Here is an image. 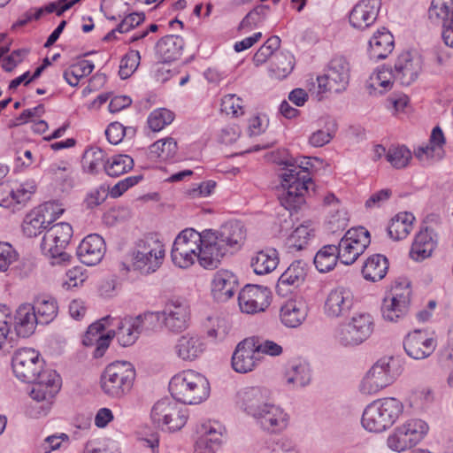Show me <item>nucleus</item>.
<instances>
[{"label": "nucleus", "mask_w": 453, "mask_h": 453, "mask_svg": "<svg viewBox=\"0 0 453 453\" xmlns=\"http://www.w3.org/2000/svg\"><path fill=\"white\" fill-rule=\"evenodd\" d=\"M12 366L19 380L34 384L30 393L33 401L27 407V414L35 418L46 415L60 390V376L54 370L43 371V360L32 348L17 349L12 356Z\"/></svg>", "instance_id": "nucleus-1"}, {"label": "nucleus", "mask_w": 453, "mask_h": 453, "mask_svg": "<svg viewBox=\"0 0 453 453\" xmlns=\"http://www.w3.org/2000/svg\"><path fill=\"white\" fill-rule=\"evenodd\" d=\"M201 239L198 263L204 269L212 270L220 265L227 253L240 249L245 233L240 221H228L217 230L203 231Z\"/></svg>", "instance_id": "nucleus-2"}, {"label": "nucleus", "mask_w": 453, "mask_h": 453, "mask_svg": "<svg viewBox=\"0 0 453 453\" xmlns=\"http://www.w3.org/2000/svg\"><path fill=\"white\" fill-rule=\"evenodd\" d=\"M315 162L322 164L319 157H303L294 163L286 162L280 173L282 192L279 196L280 204L289 211H297L305 204L304 196L312 184L310 173L315 169Z\"/></svg>", "instance_id": "nucleus-3"}, {"label": "nucleus", "mask_w": 453, "mask_h": 453, "mask_svg": "<svg viewBox=\"0 0 453 453\" xmlns=\"http://www.w3.org/2000/svg\"><path fill=\"white\" fill-rule=\"evenodd\" d=\"M403 412V403L396 397H383L370 403L361 418L363 427L380 434L389 429Z\"/></svg>", "instance_id": "nucleus-4"}, {"label": "nucleus", "mask_w": 453, "mask_h": 453, "mask_svg": "<svg viewBox=\"0 0 453 453\" xmlns=\"http://www.w3.org/2000/svg\"><path fill=\"white\" fill-rule=\"evenodd\" d=\"M169 390L176 401L184 404H197L209 396L210 385L201 373L187 370L171 379Z\"/></svg>", "instance_id": "nucleus-5"}, {"label": "nucleus", "mask_w": 453, "mask_h": 453, "mask_svg": "<svg viewBox=\"0 0 453 453\" xmlns=\"http://www.w3.org/2000/svg\"><path fill=\"white\" fill-rule=\"evenodd\" d=\"M136 372L127 361L109 364L100 376V388L104 395L112 399H120L132 389Z\"/></svg>", "instance_id": "nucleus-6"}, {"label": "nucleus", "mask_w": 453, "mask_h": 453, "mask_svg": "<svg viewBox=\"0 0 453 453\" xmlns=\"http://www.w3.org/2000/svg\"><path fill=\"white\" fill-rule=\"evenodd\" d=\"M165 252V246L157 234H145L136 241L134 247V265L142 273H153L162 265Z\"/></svg>", "instance_id": "nucleus-7"}, {"label": "nucleus", "mask_w": 453, "mask_h": 453, "mask_svg": "<svg viewBox=\"0 0 453 453\" xmlns=\"http://www.w3.org/2000/svg\"><path fill=\"white\" fill-rule=\"evenodd\" d=\"M174 398H162L152 407L150 418L153 424L170 432L181 429L187 420V409Z\"/></svg>", "instance_id": "nucleus-8"}, {"label": "nucleus", "mask_w": 453, "mask_h": 453, "mask_svg": "<svg viewBox=\"0 0 453 453\" xmlns=\"http://www.w3.org/2000/svg\"><path fill=\"white\" fill-rule=\"evenodd\" d=\"M393 357L378 360L363 378L359 390L364 395H373L391 385L399 375Z\"/></svg>", "instance_id": "nucleus-9"}, {"label": "nucleus", "mask_w": 453, "mask_h": 453, "mask_svg": "<svg viewBox=\"0 0 453 453\" xmlns=\"http://www.w3.org/2000/svg\"><path fill=\"white\" fill-rule=\"evenodd\" d=\"M373 320L368 313L354 315L349 322L339 325L335 341L343 347H355L366 341L373 331Z\"/></svg>", "instance_id": "nucleus-10"}, {"label": "nucleus", "mask_w": 453, "mask_h": 453, "mask_svg": "<svg viewBox=\"0 0 453 453\" xmlns=\"http://www.w3.org/2000/svg\"><path fill=\"white\" fill-rule=\"evenodd\" d=\"M428 429V425L424 420L409 419L389 434L387 446L395 452H403L416 446L427 434Z\"/></svg>", "instance_id": "nucleus-11"}, {"label": "nucleus", "mask_w": 453, "mask_h": 453, "mask_svg": "<svg viewBox=\"0 0 453 453\" xmlns=\"http://www.w3.org/2000/svg\"><path fill=\"white\" fill-rule=\"evenodd\" d=\"M73 236V227L66 222H60L49 227L41 242L42 251L55 259L53 264L69 261L71 256L65 251Z\"/></svg>", "instance_id": "nucleus-12"}, {"label": "nucleus", "mask_w": 453, "mask_h": 453, "mask_svg": "<svg viewBox=\"0 0 453 453\" xmlns=\"http://www.w3.org/2000/svg\"><path fill=\"white\" fill-rule=\"evenodd\" d=\"M157 318L156 314L148 312L136 317H125L124 319H111V326H116L112 335L117 337L118 342L122 347H128L135 343L140 334L150 329V326L155 323Z\"/></svg>", "instance_id": "nucleus-13"}, {"label": "nucleus", "mask_w": 453, "mask_h": 453, "mask_svg": "<svg viewBox=\"0 0 453 453\" xmlns=\"http://www.w3.org/2000/svg\"><path fill=\"white\" fill-rule=\"evenodd\" d=\"M202 233L193 228L182 230L175 238L171 257L173 264L180 268L191 266L196 259L198 261V252L203 242Z\"/></svg>", "instance_id": "nucleus-14"}, {"label": "nucleus", "mask_w": 453, "mask_h": 453, "mask_svg": "<svg viewBox=\"0 0 453 453\" xmlns=\"http://www.w3.org/2000/svg\"><path fill=\"white\" fill-rule=\"evenodd\" d=\"M350 66L342 57L334 58L328 64L326 73L317 78L319 94L340 93L346 89L349 81Z\"/></svg>", "instance_id": "nucleus-15"}, {"label": "nucleus", "mask_w": 453, "mask_h": 453, "mask_svg": "<svg viewBox=\"0 0 453 453\" xmlns=\"http://www.w3.org/2000/svg\"><path fill=\"white\" fill-rule=\"evenodd\" d=\"M64 209L55 202H46L27 213L22 223V231L29 238L35 237L55 221Z\"/></svg>", "instance_id": "nucleus-16"}, {"label": "nucleus", "mask_w": 453, "mask_h": 453, "mask_svg": "<svg viewBox=\"0 0 453 453\" xmlns=\"http://www.w3.org/2000/svg\"><path fill=\"white\" fill-rule=\"evenodd\" d=\"M370 242V233L365 227L348 230L336 246L341 262L352 265L365 252Z\"/></svg>", "instance_id": "nucleus-17"}, {"label": "nucleus", "mask_w": 453, "mask_h": 453, "mask_svg": "<svg viewBox=\"0 0 453 453\" xmlns=\"http://www.w3.org/2000/svg\"><path fill=\"white\" fill-rule=\"evenodd\" d=\"M411 289L409 284L395 285L390 293L383 299L381 314L385 320L398 322L409 312Z\"/></svg>", "instance_id": "nucleus-18"}, {"label": "nucleus", "mask_w": 453, "mask_h": 453, "mask_svg": "<svg viewBox=\"0 0 453 453\" xmlns=\"http://www.w3.org/2000/svg\"><path fill=\"white\" fill-rule=\"evenodd\" d=\"M148 313L157 315L155 322L163 319L165 327L172 333H180L188 326L189 308L186 302L180 299L168 301L162 311Z\"/></svg>", "instance_id": "nucleus-19"}, {"label": "nucleus", "mask_w": 453, "mask_h": 453, "mask_svg": "<svg viewBox=\"0 0 453 453\" xmlns=\"http://www.w3.org/2000/svg\"><path fill=\"white\" fill-rule=\"evenodd\" d=\"M256 425L268 434L282 433L288 426L289 416L280 405L273 401L265 409L254 416Z\"/></svg>", "instance_id": "nucleus-20"}, {"label": "nucleus", "mask_w": 453, "mask_h": 453, "mask_svg": "<svg viewBox=\"0 0 453 453\" xmlns=\"http://www.w3.org/2000/svg\"><path fill=\"white\" fill-rule=\"evenodd\" d=\"M237 398L241 409L251 418L273 401L272 392L258 386L242 388L237 394Z\"/></svg>", "instance_id": "nucleus-21"}, {"label": "nucleus", "mask_w": 453, "mask_h": 453, "mask_svg": "<svg viewBox=\"0 0 453 453\" xmlns=\"http://www.w3.org/2000/svg\"><path fill=\"white\" fill-rule=\"evenodd\" d=\"M353 305V292L350 288L341 286L328 293L324 304V312L328 318H340L349 314Z\"/></svg>", "instance_id": "nucleus-22"}, {"label": "nucleus", "mask_w": 453, "mask_h": 453, "mask_svg": "<svg viewBox=\"0 0 453 453\" xmlns=\"http://www.w3.org/2000/svg\"><path fill=\"white\" fill-rule=\"evenodd\" d=\"M238 303L242 312L254 314L264 311L270 303L269 291L262 286L246 285L239 293Z\"/></svg>", "instance_id": "nucleus-23"}, {"label": "nucleus", "mask_w": 453, "mask_h": 453, "mask_svg": "<svg viewBox=\"0 0 453 453\" xmlns=\"http://www.w3.org/2000/svg\"><path fill=\"white\" fill-rule=\"evenodd\" d=\"M406 354L413 359H424L429 357L436 348L434 338L422 330H414L408 334L403 340Z\"/></svg>", "instance_id": "nucleus-24"}, {"label": "nucleus", "mask_w": 453, "mask_h": 453, "mask_svg": "<svg viewBox=\"0 0 453 453\" xmlns=\"http://www.w3.org/2000/svg\"><path fill=\"white\" fill-rule=\"evenodd\" d=\"M380 5V0H360L349 12V24L355 28L365 29L376 20Z\"/></svg>", "instance_id": "nucleus-25"}, {"label": "nucleus", "mask_w": 453, "mask_h": 453, "mask_svg": "<svg viewBox=\"0 0 453 453\" xmlns=\"http://www.w3.org/2000/svg\"><path fill=\"white\" fill-rule=\"evenodd\" d=\"M239 282L237 276L228 270H219L213 275L211 292L217 302H226L237 292Z\"/></svg>", "instance_id": "nucleus-26"}, {"label": "nucleus", "mask_w": 453, "mask_h": 453, "mask_svg": "<svg viewBox=\"0 0 453 453\" xmlns=\"http://www.w3.org/2000/svg\"><path fill=\"white\" fill-rule=\"evenodd\" d=\"M104 240L96 234L86 236L77 248V256L87 265L98 264L105 254Z\"/></svg>", "instance_id": "nucleus-27"}, {"label": "nucleus", "mask_w": 453, "mask_h": 453, "mask_svg": "<svg viewBox=\"0 0 453 453\" xmlns=\"http://www.w3.org/2000/svg\"><path fill=\"white\" fill-rule=\"evenodd\" d=\"M254 347L253 340L249 337L238 343L232 356V366L235 372L246 373L256 367L259 358Z\"/></svg>", "instance_id": "nucleus-28"}, {"label": "nucleus", "mask_w": 453, "mask_h": 453, "mask_svg": "<svg viewBox=\"0 0 453 453\" xmlns=\"http://www.w3.org/2000/svg\"><path fill=\"white\" fill-rule=\"evenodd\" d=\"M421 71L419 58L410 52L402 53L395 61L394 78L402 85L409 86L415 81Z\"/></svg>", "instance_id": "nucleus-29"}, {"label": "nucleus", "mask_w": 453, "mask_h": 453, "mask_svg": "<svg viewBox=\"0 0 453 453\" xmlns=\"http://www.w3.org/2000/svg\"><path fill=\"white\" fill-rule=\"evenodd\" d=\"M10 321L13 320V327L17 335L27 338L35 333L36 325L40 324L32 303H24L16 309L13 318L9 317Z\"/></svg>", "instance_id": "nucleus-30"}, {"label": "nucleus", "mask_w": 453, "mask_h": 453, "mask_svg": "<svg viewBox=\"0 0 453 453\" xmlns=\"http://www.w3.org/2000/svg\"><path fill=\"white\" fill-rule=\"evenodd\" d=\"M173 350L182 361H194L205 350V343L200 336L188 333L178 338Z\"/></svg>", "instance_id": "nucleus-31"}, {"label": "nucleus", "mask_w": 453, "mask_h": 453, "mask_svg": "<svg viewBox=\"0 0 453 453\" xmlns=\"http://www.w3.org/2000/svg\"><path fill=\"white\" fill-rule=\"evenodd\" d=\"M308 315V306L303 298L290 299L280 308V317L282 324L289 328L301 326Z\"/></svg>", "instance_id": "nucleus-32"}, {"label": "nucleus", "mask_w": 453, "mask_h": 453, "mask_svg": "<svg viewBox=\"0 0 453 453\" xmlns=\"http://www.w3.org/2000/svg\"><path fill=\"white\" fill-rule=\"evenodd\" d=\"M435 247L436 234L432 228L426 226L415 236L410 256L415 261H422L431 256Z\"/></svg>", "instance_id": "nucleus-33"}, {"label": "nucleus", "mask_w": 453, "mask_h": 453, "mask_svg": "<svg viewBox=\"0 0 453 453\" xmlns=\"http://www.w3.org/2000/svg\"><path fill=\"white\" fill-rule=\"evenodd\" d=\"M184 41L178 35H166L156 44V54L162 63H170L180 58Z\"/></svg>", "instance_id": "nucleus-34"}, {"label": "nucleus", "mask_w": 453, "mask_h": 453, "mask_svg": "<svg viewBox=\"0 0 453 453\" xmlns=\"http://www.w3.org/2000/svg\"><path fill=\"white\" fill-rule=\"evenodd\" d=\"M394 49V38L386 28L378 30L369 41V57L373 60L386 58Z\"/></svg>", "instance_id": "nucleus-35"}, {"label": "nucleus", "mask_w": 453, "mask_h": 453, "mask_svg": "<svg viewBox=\"0 0 453 453\" xmlns=\"http://www.w3.org/2000/svg\"><path fill=\"white\" fill-rule=\"evenodd\" d=\"M306 274L307 265L302 260L294 261L280 276L276 286L278 292L282 291V288L286 286L299 287L304 281Z\"/></svg>", "instance_id": "nucleus-36"}, {"label": "nucleus", "mask_w": 453, "mask_h": 453, "mask_svg": "<svg viewBox=\"0 0 453 453\" xmlns=\"http://www.w3.org/2000/svg\"><path fill=\"white\" fill-rule=\"evenodd\" d=\"M314 223L305 220L288 237L286 245L290 252L305 249L309 241L314 236Z\"/></svg>", "instance_id": "nucleus-37"}, {"label": "nucleus", "mask_w": 453, "mask_h": 453, "mask_svg": "<svg viewBox=\"0 0 453 453\" xmlns=\"http://www.w3.org/2000/svg\"><path fill=\"white\" fill-rule=\"evenodd\" d=\"M388 261L380 254L369 257L362 267V274L367 280L375 282L382 280L388 272Z\"/></svg>", "instance_id": "nucleus-38"}, {"label": "nucleus", "mask_w": 453, "mask_h": 453, "mask_svg": "<svg viewBox=\"0 0 453 453\" xmlns=\"http://www.w3.org/2000/svg\"><path fill=\"white\" fill-rule=\"evenodd\" d=\"M285 380L288 386L303 388L311 381V372L308 364L301 361H293L288 364L285 372Z\"/></svg>", "instance_id": "nucleus-39"}, {"label": "nucleus", "mask_w": 453, "mask_h": 453, "mask_svg": "<svg viewBox=\"0 0 453 453\" xmlns=\"http://www.w3.org/2000/svg\"><path fill=\"white\" fill-rule=\"evenodd\" d=\"M279 264L278 252L275 249H267L257 252L252 257L250 265L256 274L264 275L273 272Z\"/></svg>", "instance_id": "nucleus-40"}, {"label": "nucleus", "mask_w": 453, "mask_h": 453, "mask_svg": "<svg viewBox=\"0 0 453 453\" xmlns=\"http://www.w3.org/2000/svg\"><path fill=\"white\" fill-rule=\"evenodd\" d=\"M41 325H48L57 317L58 305L55 298L48 296H38L32 304Z\"/></svg>", "instance_id": "nucleus-41"}, {"label": "nucleus", "mask_w": 453, "mask_h": 453, "mask_svg": "<svg viewBox=\"0 0 453 453\" xmlns=\"http://www.w3.org/2000/svg\"><path fill=\"white\" fill-rule=\"evenodd\" d=\"M428 19L436 26H446L453 19V0H432Z\"/></svg>", "instance_id": "nucleus-42"}, {"label": "nucleus", "mask_w": 453, "mask_h": 453, "mask_svg": "<svg viewBox=\"0 0 453 453\" xmlns=\"http://www.w3.org/2000/svg\"><path fill=\"white\" fill-rule=\"evenodd\" d=\"M414 220L415 217L412 213L403 211L396 214L388 227L389 237L395 241L406 238L412 229Z\"/></svg>", "instance_id": "nucleus-43"}, {"label": "nucleus", "mask_w": 453, "mask_h": 453, "mask_svg": "<svg viewBox=\"0 0 453 453\" xmlns=\"http://www.w3.org/2000/svg\"><path fill=\"white\" fill-rule=\"evenodd\" d=\"M294 68V56L289 52L276 51L270 62L269 72L278 79L286 78Z\"/></svg>", "instance_id": "nucleus-44"}, {"label": "nucleus", "mask_w": 453, "mask_h": 453, "mask_svg": "<svg viewBox=\"0 0 453 453\" xmlns=\"http://www.w3.org/2000/svg\"><path fill=\"white\" fill-rule=\"evenodd\" d=\"M338 259L340 256L336 245L328 244L316 253L314 265L320 273H327L334 268Z\"/></svg>", "instance_id": "nucleus-45"}, {"label": "nucleus", "mask_w": 453, "mask_h": 453, "mask_svg": "<svg viewBox=\"0 0 453 453\" xmlns=\"http://www.w3.org/2000/svg\"><path fill=\"white\" fill-rule=\"evenodd\" d=\"M106 173L111 177H119L134 167V160L127 155H116L104 165Z\"/></svg>", "instance_id": "nucleus-46"}, {"label": "nucleus", "mask_w": 453, "mask_h": 453, "mask_svg": "<svg viewBox=\"0 0 453 453\" xmlns=\"http://www.w3.org/2000/svg\"><path fill=\"white\" fill-rule=\"evenodd\" d=\"M104 159V151L98 148H90L84 152L82 157V168L85 173L96 174L99 167L103 165Z\"/></svg>", "instance_id": "nucleus-47"}, {"label": "nucleus", "mask_w": 453, "mask_h": 453, "mask_svg": "<svg viewBox=\"0 0 453 453\" xmlns=\"http://www.w3.org/2000/svg\"><path fill=\"white\" fill-rule=\"evenodd\" d=\"M280 39L277 35L271 36L267 41L257 50L253 56V63L256 66L265 64L280 47Z\"/></svg>", "instance_id": "nucleus-48"}, {"label": "nucleus", "mask_w": 453, "mask_h": 453, "mask_svg": "<svg viewBox=\"0 0 453 453\" xmlns=\"http://www.w3.org/2000/svg\"><path fill=\"white\" fill-rule=\"evenodd\" d=\"M269 10L270 8L267 5L260 4L256 6L242 19L238 27V30L250 31L258 26L266 19Z\"/></svg>", "instance_id": "nucleus-49"}, {"label": "nucleus", "mask_w": 453, "mask_h": 453, "mask_svg": "<svg viewBox=\"0 0 453 453\" xmlns=\"http://www.w3.org/2000/svg\"><path fill=\"white\" fill-rule=\"evenodd\" d=\"M174 119V113L165 108L156 109L150 112L148 118L150 128L154 132L161 131L170 125Z\"/></svg>", "instance_id": "nucleus-50"}, {"label": "nucleus", "mask_w": 453, "mask_h": 453, "mask_svg": "<svg viewBox=\"0 0 453 453\" xmlns=\"http://www.w3.org/2000/svg\"><path fill=\"white\" fill-rule=\"evenodd\" d=\"M387 160L396 169L404 168L411 159V152L405 146L390 147L386 154Z\"/></svg>", "instance_id": "nucleus-51"}, {"label": "nucleus", "mask_w": 453, "mask_h": 453, "mask_svg": "<svg viewBox=\"0 0 453 453\" xmlns=\"http://www.w3.org/2000/svg\"><path fill=\"white\" fill-rule=\"evenodd\" d=\"M198 433L200 434V438L196 442L199 443V445L206 447L211 445L214 449V446L220 443L222 434L211 423L202 424L198 429Z\"/></svg>", "instance_id": "nucleus-52"}, {"label": "nucleus", "mask_w": 453, "mask_h": 453, "mask_svg": "<svg viewBox=\"0 0 453 453\" xmlns=\"http://www.w3.org/2000/svg\"><path fill=\"white\" fill-rule=\"evenodd\" d=\"M249 338L253 340V343L255 345L254 348L256 349L257 355L265 354L272 357H277L283 351L282 347L273 341L265 339L264 337L257 335Z\"/></svg>", "instance_id": "nucleus-53"}, {"label": "nucleus", "mask_w": 453, "mask_h": 453, "mask_svg": "<svg viewBox=\"0 0 453 453\" xmlns=\"http://www.w3.org/2000/svg\"><path fill=\"white\" fill-rule=\"evenodd\" d=\"M434 401V393L431 388L423 387L415 390L411 399V406L424 410Z\"/></svg>", "instance_id": "nucleus-54"}, {"label": "nucleus", "mask_w": 453, "mask_h": 453, "mask_svg": "<svg viewBox=\"0 0 453 453\" xmlns=\"http://www.w3.org/2000/svg\"><path fill=\"white\" fill-rule=\"evenodd\" d=\"M140 58L139 51H131L121 59L119 71L121 79L128 78L136 70Z\"/></svg>", "instance_id": "nucleus-55"}, {"label": "nucleus", "mask_w": 453, "mask_h": 453, "mask_svg": "<svg viewBox=\"0 0 453 453\" xmlns=\"http://www.w3.org/2000/svg\"><path fill=\"white\" fill-rule=\"evenodd\" d=\"M221 110L226 114L238 116L243 114L242 100L234 94L226 95L221 100Z\"/></svg>", "instance_id": "nucleus-56"}, {"label": "nucleus", "mask_w": 453, "mask_h": 453, "mask_svg": "<svg viewBox=\"0 0 453 453\" xmlns=\"http://www.w3.org/2000/svg\"><path fill=\"white\" fill-rule=\"evenodd\" d=\"M394 77V73H391L388 69H380L377 73H373L371 78V87L377 89L379 87L382 88L383 90L380 93L389 89L392 86V78Z\"/></svg>", "instance_id": "nucleus-57"}, {"label": "nucleus", "mask_w": 453, "mask_h": 453, "mask_svg": "<svg viewBox=\"0 0 453 453\" xmlns=\"http://www.w3.org/2000/svg\"><path fill=\"white\" fill-rule=\"evenodd\" d=\"M18 259V253L8 242H0V272H6Z\"/></svg>", "instance_id": "nucleus-58"}, {"label": "nucleus", "mask_w": 453, "mask_h": 453, "mask_svg": "<svg viewBox=\"0 0 453 453\" xmlns=\"http://www.w3.org/2000/svg\"><path fill=\"white\" fill-rule=\"evenodd\" d=\"M271 453H301V450L294 440L281 437L273 443Z\"/></svg>", "instance_id": "nucleus-59"}, {"label": "nucleus", "mask_w": 453, "mask_h": 453, "mask_svg": "<svg viewBox=\"0 0 453 453\" xmlns=\"http://www.w3.org/2000/svg\"><path fill=\"white\" fill-rule=\"evenodd\" d=\"M330 213L331 215L328 219L329 229L332 232L343 230L346 227L348 222L345 211L340 208H335L333 209Z\"/></svg>", "instance_id": "nucleus-60"}, {"label": "nucleus", "mask_w": 453, "mask_h": 453, "mask_svg": "<svg viewBox=\"0 0 453 453\" xmlns=\"http://www.w3.org/2000/svg\"><path fill=\"white\" fill-rule=\"evenodd\" d=\"M142 179V175L129 176L116 183L109 191L111 197H119L129 188L136 185Z\"/></svg>", "instance_id": "nucleus-61"}, {"label": "nucleus", "mask_w": 453, "mask_h": 453, "mask_svg": "<svg viewBox=\"0 0 453 453\" xmlns=\"http://www.w3.org/2000/svg\"><path fill=\"white\" fill-rule=\"evenodd\" d=\"M111 316H106L103 318L101 320L93 323L90 325L86 332V334L83 338V344L84 345H91L93 343V337L97 338L99 335V333L104 330L105 325H111Z\"/></svg>", "instance_id": "nucleus-62"}, {"label": "nucleus", "mask_w": 453, "mask_h": 453, "mask_svg": "<svg viewBox=\"0 0 453 453\" xmlns=\"http://www.w3.org/2000/svg\"><path fill=\"white\" fill-rule=\"evenodd\" d=\"M127 128L119 122L111 123L105 130L107 140L111 144H119L127 134Z\"/></svg>", "instance_id": "nucleus-63"}, {"label": "nucleus", "mask_w": 453, "mask_h": 453, "mask_svg": "<svg viewBox=\"0 0 453 453\" xmlns=\"http://www.w3.org/2000/svg\"><path fill=\"white\" fill-rule=\"evenodd\" d=\"M65 280L64 286L67 288H77L85 281L86 276L83 273L82 267L75 266L68 270L65 273Z\"/></svg>", "instance_id": "nucleus-64"}]
</instances>
